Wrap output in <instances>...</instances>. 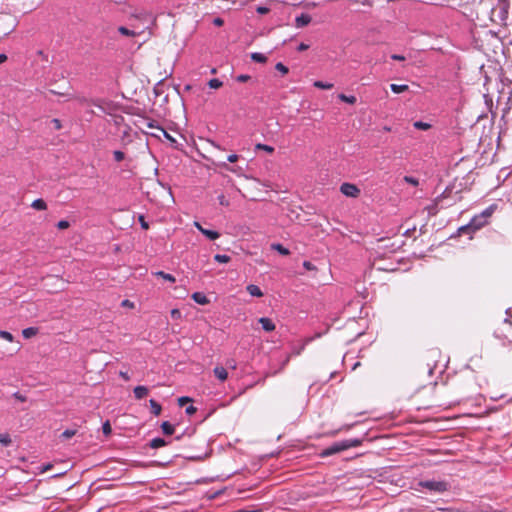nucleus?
I'll use <instances>...</instances> for the list:
<instances>
[{
  "mask_svg": "<svg viewBox=\"0 0 512 512\" xmlns=\"http://www.w3.org/2000/svg\"><path fill=\"white\" fill-rule=\"evenodd\" d=\"M77 433V430L76 429H67L65 430L62 434H61V438L63 439H69V438H72L73 436H75Z\"/></svg>",
  "mask_w": 512,
  "mask_h": 512,
  "instance_id": "32",
  "label": "nucleus"
},
{
  "mask_svg": "<svg viewBox=\"0 0 512 512\" xmlns=\"http://www.w3.org/2000/svg\"><path fill=\"white\" fill-rule=\"evenodd\" d=\"M391 58L395 61H404L405 60V57L403 55H399V54H393V55H391Z\"/></svg>",
  "mask_w": 512,
  "mask_h": 512,
  "instance_id": "54",
  "label": "nucleus"
},
{
  "mask_svg": "<svg viewBox=\"0 0 512 512\" xmlns=\"http://www.w3.org/2000/svg\"><path fill=\"white\" fill-rule=\"evenodd\" d=\"M165 445H167V442L162 438H154L149 443V446L153 449H157Z\"/></svg>",
  "mask_w": 512,
  "mask_h": 512,
  "instance_id": "16",
  "label": "nucleus"
},
{
  "mask_svg": "<svg viewBox=\"0 0 512 512\" xmlns=\"http://www.w3.org/2000/svg\"><path fill=\"white\" fill-rule=\"evenodd\" d=\"M350 2L355 5H363L368 7H371L373 5L372 0H350Z\"/></svg>",
  "mask_w": 512,
  "mask_h": 512,
  "instance_id": "33",
  "label": "nucleus"
},
{
  "mask_svg": "<svg viewBox=\"0 0 512 512\" xmlns=\"http://www.w3.org/2000/svg\"><path fill=\"white\" fill-rule=\"evenodd\" d=\"M217 165L219 167H221V168H224V169H226V170H228V171H230L232 173L238 174V175L241 172V168H239V167H230V166H228V164L225 161L219 162Z\"/></svg>",
  "mask_w": 512,
  "mask_h": 512,
  "instance_id": "22",
  "label": "nucleus"
},
{
  "mask_svg": "<svg viewBox=\"0 0 512 512\" xmlns=\"http://www.w3.org/2000/svg\"><path fill=\"white\" fill-rule=\"evenodd\" d=\"M118 31L119 33H121L122 35L124 36H129V37H134L137 35L136 32L132 31V30H129L128 28L124 27V26H120L118 28Z\"/></svg>",
  "mask_w": 512,
  "mask_h": 512,
  "instance_id": "27",
  "label": "nucleus"
},
{
  "mask_svg": "<svg viewBox=\"0 0 512 512\" xmlns=\"http://www.w3.org/2000/svg\"><path fill=\"white\" fill-rule=\"evenodd\" d=\"M196 411H197V408L195 406H193V405L188 406L186 408V410H185L186 414L189 415V416L195 414Z\"/></svg>",
  "mask_w": 512,
  "mask_h": 512,
  "instance_id": "46",
  "label": "nucleus"
},
{
  "mask_svg": "<svg viewBox=\"0 0 512 512\" xmlns=\"http://www.w3.org/2000/svg\"><path fill=\"white\" fill-rule=\"evenodd\" d=\"M403 180L410 184V185H413V186H418L419 185V181L418 179L412 177V176H404Z\"/></svg>",
  "mask_w": 512,
  "mask_h": 512,
  "instance_id": "36",
  "label": "nucleus"
},
{
  "mask_svg": "<svg viewBox=\"0 0 512 512\" xmlns=\"http://www.w3.org/2000/svg\"><path fill=\"white\" fill-rule=\"evenodd\" d=\"M37 333H38V328H36V327H28L22 331V335L26 339H29V338L35 336Z\"/></svg>",
  "mask_w": 512,
  "mask_h": 512,
  "instance_id": "18",
  "label": "nucleus"
},
{
  "mask_svg": "<svg viewBox=\"0 0 512 512\" xmlns=\"http://www.w3.org/2000/svg\"><path fill=\"white\" fill-rule=\"evenodd\" d=\"M0 443L3 444L4 446H9L12 443L10 435L7 433H4V434L1 433L0 434Z\"/></svg>",
  "mask_w": 512,
  "mask_h": 512,
  "instance_id": "29",
  "label": "nucleus"
},
{
  "mask_svg": "<svg viewBox=\"0 0 512 512\" xmlns=\"http://www.w3.org/2000/svg\"><path fill=\"white\" fill-rule=\"evenodd\" d=\"M139 222H140L141 227H142L143 229L147 230V229L149 228V225H148V223L145 221V218H144V216H143V215H140V216H139Z\"/></svg>",
  "mask_w": 512,
  "mask_h": 512,
  "instance_id": "47",
  "label": "nucleus"
},
{
  "mask_svg": "<svg viewBox=\"0 0 512 512\" xmlns=\"http://www.w3.org/2000/svg\"><path fill=\"white\" fill-rule=\"evenodd\" d=\"M271 248L273 250H276L277 252H279L281 255H284V256H287L290 254V251L279 243L272 244Z\"/></svg>",
  "mask_w": 512,
  "mask_h": 512,
  "instance_id": "21",
  "label": "nucleus"
},
{
  "mask_svg": "<svg viewBox=\"0 0 512 512\" xmlns=\"http://www.w3.org/2000/svg\"><path fill=\"white\" fill-rule=\"evenodd\" d=\"M56 226L60 230H65L70 227V223L67 220H60Z\"/></svg>",
  "mask_w": 512,
  "mask_h": 512,
  "instance_id": "39",
  "label": "nucleus"
},
{
  "mask_svg": "<svg viewBox=\"0 0 512 512\" xmlns=\"http://www.w3.org/2000/svg\"><path fill=\"white\" fill-rule=\"evenodd\" d=\"M147 126H148L149 128H156L160 133H162V134H163V136H164L167 140H169V141H170V142H172V143H176V140H175V139H174L170 134H168V133H167L163 128L158 127V126L156 127L152 121L148 122V123H147Z\"/></svg>",
  "mask_w": 512,
  "mask_h": 512,
  "instance_id": "11",
  "label": "nucleus"
},
{
  "mask_svg": "<svg viewBox=\"0 0 512 512\" xmlns=\"http://www.w3.org/2000/svg\"><path fill=\"white\" fill-rule=\"evenodd\" d=\"M113 156H114V159L117 161V162H121L122 160L125 159V154L124 152L120 151V150H116L113 152Z\"/></svg>",
  "mask_w": 512,
  "mask_h": 512,
  "instance_id": "37",
  "label": "nucleus"
},
{
  "mask_svg": "<svg viewBox=\"0 0 512 512\" xmlns=\"http://www.w3.org/2000/svg\"><path fill=\"white\" fill-rule=\"evenodd\" d=\"M497 208L496 204H492L489 207H487L482 213L479 214V218L486 219V221L489 220V218L493 215Z\"/></svg>",
  "mask_w": 512,
  "mask_h": 512,
  "instance_id": "10",
  "label": "nucleus"
},
{
  "mask_svg": "<svg viewBox=\"0 0 512 512\" xmlns=\"http://www.w3.org/2000/svg\"><path fill=\"white\" fill-rule=\"evenodd\" d=\"M419 485L430 491L440 493L448 490V484L444 481H421Z\"/></svg>",
  "mask_w": 512,
  "mask_h": 512,
  "instance_id": "2",
  "label": "nucleus"
},
{
  "mask_svg": "<svg viewBox=\"0 0 512 512\" xmlns=\"http://www.w3.org/2000/svg\"><path fill=\"white\" fill-rule=\"evenodd\" d=\"M133 392H134L135 398L138 400H141L148 395L149 389L146 386H136L134 388Z\"/></svg>",
  "mask_w": 512,
  "mask_h": 512,
  "instance_id": "8",
  "label": "nucleus"
},
{
  "mask_svg": "<svg viewBox=\"0 0 512 512\" xmlns=\"http://www.w3.org/2000/svg\"><path fill=\"white\" fill-rule=\"evenodd\" d=\"M119 375H120V377H122L126 381H128L130 379V377L127 374V372L120 371Z\"/></svg>",
  "mask_w": 512,
  "mask_h": 512,
  "instance_id": "57",
  "label": "nucleus"
},
{
  "mask_svg": "<svg viewBox=\"0 0 512 512\" xmlns=\"http://www.w3.org/2000/svg\"><path fill=\"white\" fill-rule=\"evenodd\" d=\"M218 201H219V204L222 206H229V201L226 199V197L223 194L218 196Z\"/></svg>",
  "mask_w": 512,
  "mask_h": 512,
  "instance_id": "40",
  "label": "nucleus"
},
{
  "mask_svg": "<svg viewBox=\"0 0 512 512\" xmlns=\"http://www.w3.org/2000/svg\"><path fill=\"white\" fill-rule=\"evenodd\" d=\"M191 401H192V399H191V398L186 397V396H183V397H180V398L178 399V404H179V406H184L186 403H189V402H191Z\"/></svg>",
  "mask_w": 512,
  "mask_h": 512,
  "instance_id": "41",
  "label": "nucleus"
},
{
  "mask_svg": "<svg viewBox=\"0 0 512 512\" xmlns=\"http://www.w3.org/2000/svg\"><path fill=\"white\" fill-rule=\"evenodd\" d=\"M510 348L508 350L507 355L505 356L506 360L512 365V342H509Z\"/></svg>",
  "mask_w": 512,
  "mask_h": 512,
  "instance_id": "43",
  "label": "nucleus"
},
{
  "mask_svg": "<svg viewBox=\"0 0 512 512\" xmlns=\"http://www.w3.org/2000/svg\"><path fill=\"white\" fill-rule=\"evenodd\" d=\"M413 125L416 129L419 130H429L431 128V125L429 123L422 121H416Z\"/></svg>",
  "mask_w": 512,
  "mask_h": 512,
  "instance_id": "30",
  "label": "nucleus"
},
{
  "mask_svg": "<svg viewBox=\"0 0 512 512\" xmlns=\"http://www.w3.org/2000/svg\"><path fill=\"white\" fill-rule=\"evenodd\" d=\"M246 289H247V292L253 297H262L263 296L261 289L257 285L250 284L247 286Z\"/></svg>",
  "mask_w": 512,
  "mask_h": 512,
  "instance_id": "12",
  "label": "nucleus"
},
{
  "mask_svg": "<svg viewBox=\"0 0 512 512\" xmlns=\"http://www.w3.org/2000/svg\"><path fill=\"white\" fill-rule=\"evenodd\" d=\"M226 365L231 368V369H236L237 365H236V361L233 360V359H229L226 361Z\"/></svg>",
  "mask_w": 512,
  "mask_h": 512,
  "instance_id": "50",
  "label": "nucleus"
},
{
  "mask_svg": "<svg viewBox=\"0 0 512 512\" xmlns=\"http://www.w3.org/2000/svg\"><path fill=\"white\" fill-rule=\"evenodd\" d=\"M214 25L216 26H222L224 24V20L220 17H217L213 20Z\"/></svg>",
  "mask_w": 512,
  "mask_h": 512,
  "instance_id": "55",
  "label": "nucleus"
},
{
  "mask_svg": "<svg viewBox=\"0 0 512 512\" xmlns=\"http://www.w3.org/2000/svg\"><path fill=\"white\" fill-rule=\"evenodd\" d=\"M487 223L488 221H486V219L479 218V215H475L471 219L470 223L466 226V228L471 230H479L482 227H484ZM462 229H465V227H463Z\"/></svg>",
  "mask_w": 512,
  "mask_h": 512,
  "instance_id": "4",
  "label": "nucleus"
},
{
  "mask_svg": "<svg viewBox=\"0 0 512 512\" xmlns=\"http://www.w3.org/2000/svg\"><path fill=\"white\" fill-rule=\"evenodd\" d=\"M194 226L201 232V229H204L199 222H194Z\"/></svg>",
  "mask_w": 512,
  "mask_h": 512,
  "instance_id": "59",
  "label": "nucleus"
},
{
  "mask_svg": "<svg viewBox=\"0 0 512 512\" xmlns=\"http://www.w3.org/2000/svg\"><path fill=\"white\" fill-rule=\"evenodd\" d=\"M155 276L161 277L162 279L174 283L176 281L175 277L172 274L165 273L163 271H157L154 273Z\"/></svg>",
  "mask_w": 512,
  "mask_h": 512,
  "instance_id": "20",
  "label": "nucleus"
},
{
  "mask_svg": "<svg viewBox=\"0 0 512 512\" xmlns=\"http://www.w3.org/2000/svg\"><path fill=\"white\" fill-rule=\"evenodd\" d=\"M258 322L261 324L263 330L266 332H272L276 328L274 322L268 317H261L259 318Z\"/></svg>",
  "mask_w": 512,
  "mask_h": 512,
  "instance_id": "5",
  "label": "nucleus"
},
{
  "mask_svg": "<svg viewBox=\"0 0 512 512\" xmlns=\"http://www.w3.org/2000/svg\"><path fill=\"white\" fill-rule=\"evenodd\" d=\"M340 191L347 197L357 198L360 195V189L352 183H343L340 186Z\"/></svg>",
  "mask_w": 512,
  "mask_h": 512,
  "instance_id": "3",
  "label": "nucleus"
},
{
  "mask_svg": "<svg viewBox=\"0 0 512 512\" xmlns=\"http://www.w3.org/2000/svg\"><path fill=\"white\" fill-rule=\"evenodd\" d=\"M161 429L165 435H172L175 431L174 426L168 421H164L161 424Z\"/></svg>",
  "mask_w": 512,
  "mask_h": 512,
  "instance_id": "15",
  "label": "nucleus"
},
{
  "mask_svg": "<svg viewBox=\"0 0 512 512\" xmlns=\"http://www.w3.org/2000/svg\"><path fill=\"white\" fill-rule=\"evenodd\" d=\"M192 299L200 304V305H206L209 303V299L207 298V296L202 293V292H195L192 294Z\"/></svg>",
  "mask_w": 512,
  "mask_h": 512,
  "instance_id": "9",
  "label": "nucleus"
},
{
  "mask_svg": "<svg viewBox=\"0 0 512 512\" xmlns=\"http://www.w3.org/2000/svg\"><path fill=\"white\" fill-rule=\"evenodd\" d=\"M256 11L259 13V14H267L270 12V8L268 7H265V6H258Z\"/></svg>",
  "mask_w": 512,
  "mask_h": 512,
  "instance_id": "44",
  "label": "nucleus"
},
{
  "mask_svg": "<svg viewBox=\"0 0 512 512\" xmlns=\"http://www.w3.org/2000/svg\"><path fill=\"white\" fill-rule=\"evenodd\" d=\"M359 365H360V362H357V363L354 365V367H353V368L355 369V368H356V367H358Z\"/></svg>",
  "mask_w": 512,
  "mask_h": 512,
  "instance_id": "61",
  "label": "nucleus"
},
{
  "mask_svg": "<svg viewBox=\"0 0 512 512\" xmlns=\"http://www.w3.org/2000/svg\"><path fill=\"white\" fill-rule=\"evenodd\" d=\"M214 260L219 263H228L231 260V258H230V256L225 255V254H216L214 256Z\"/></svg>",
  "mask_w": 512,
  "mask_h": 512,
  "instance_id": "28",
  "label": "nucleus"
},
{
  "mask_svg": "<svg viewBox=\"0 0 512 512\" xmlns=\"http://www.w3.org/2000/svg\"><path fill=\"white\" fill-rule=\"evenodd\" d=\"M171 317H172L173 319H180V318H181V312H180V310H179V309H176V308H175V309H172V310H171Z\"/></svg>",
  "mask_w": 512,
  "mask_h": 512,
  "instance_id": "42",
  "label": "nucleus"
},
{
  "mask_svg": "<svg viewBox=\"0 0 512 512\" xmlns=\"http://www.w3.org/2000/svg\"><path fill=\"white\" fill-rule=\"evenodd\" d=\"M31 207L35 210L43 211L47 209V204L43 199L39 198L31 203Z\"/></svg>",
  "mask_w": 512,
  "mask_h": 512,
  "instance_id": "13",
  "label": "nucleus"
},
{
  "mask_svg": "<svg viewBox=\"0 0 512 512\" xmlns=\"http://www.w3.org/2000/svg\"><path fill=\"white\" fill-rule=\"evenodd\" d=\"M121 305H122L123 307L134 308V303H133V302H131V301H129V300H127V299H126V300H123V301H122V303H121Z\"/></svg>",
  "mask_w": 512,
  "mask_h": 512,
  "instance_id": "53",
  "label": "nucleus"
},
{
  "mask_svg": "<svg viewBox=\"0 0 512 512\" xmlns=\"http://www.w3.org/2000/svg\"><path fill=\"white\" fill-rule=\"evenodd\" d=\"M208 85L212 89H218V88L222 87L223 83L219 79L214 78V79L209 80Z\"/></svg>",
  "mask_w": 512,
  "mask_h": 512,
  "instance_id": "31",
  "label": "nucleus"
},
{
  "mask_svg": "<svg viewBox=\"0 0 512 512\" xmlns=\"http://www.w3.org/2000/svg\"><path fill=\"white\" fill-rule=\"evenodd\" d=\"M14 397H15L17 400L21 401V402H25V401H26V397H25V396H23L22 394L18 393V392L14 394Z\"/></svg>",
  "mask_w": 512,
  "mask_h": 512,
  "instance_id": "56",
  "label": "nucleus"
},
{
  "mask_svg": "<svg viewBox=\"0 0 512 512\" xmlns=\"http://www.w3.org/2000/svg\"><path fill=\"white\" fill-rule=\"evenodd\" d=\"M102 431L103 433L106 435V436H109L112 432V428H111V425L109 423V421H106L103 426H102Z\"/></svg>",
  "mask_w": 512,
  "mask_h": 512,
  "instance_id": "38",
  "label": "nucleus"
},
{
  "mask_svg": "<svg viewBox=\"0 0 512 512\" xmlns=\"http://www.w3.org/2000/svg\"><path fill=\"white\" fill-rule=\"evenodd\" d=\"M338 98H339L341 101L346 102V103H348V104H355V103H356V101H357L356 97H355V96H353V95L347 96V95H345V94H339V95H338Z\"/></svg>",
  "mask_w": 512,
  "mask_h": 512,
  "instance_id": "24",
  "label": "nucleus"
},
{
  "mask_svg": "<svg viewBox=\"0 0 512 512\" xmlns=\"http://www.w3.org/2000/svg\"><path fill=\"white\" fill-rule=\"evenodd\" d=\"M390 88L391 90L396 93V94H399V93H402V92H405L408 90V85H405V84H402V85H398V84H391L390 85Z\"/></svg>",
  "mask_w": 512,
  "mask_h": 512,
  "instance_id": "23",
  "label": "nucleus"
},
{
  "mask_svg": "<svg viewBox=\"0 0 512 512\" xmlns=\"http://www.w3.org/2000/svg\"><path fill=\"white\" fill-rule=\"evenodd\" d=\"M251 59L254 61V62H257V63H266L267 62V57L262 54V53H259V52H254L251 54Z\"/></svg>",
  "mask_w": 512,
  "mask_h": 512,
  "instance_id": "19",
  "label": "nucleus"
},
{
  "mask_svg": "<svg viewBox=\"0 0 512 512\" xmlns=\"http://www.w3.org/2000/svg\"><path fill=\"white\" fill-rule=\"evenodd\" d=\"M307 49H309V45L308 44H305V43H300L297 47V50L299 52H303V51H306Z\"/></svg>",
  "mask_w": 512,
  "mask_h": 512,
  "instance_id": "51",
  "label": "nucleus"
},
{
  "mask_svg": "<svg viewBox=\"0 0 512 512\" xmlns=\"http://www.w3.org/2000/svg\"><path fill=\"white\" fill-rule=\"evenodd\" d=\"M0 338L9 342H12L14 340L13 335L10 332L4 330L0 331Z\"/></svg>",
  "mask_w": 512,
  "mask_h": 512,
  "instance_id": "35",
  "label": "nucleus"
},
{
  "mask_svg": "<svg viewBox=\"0 0 512 512\" xmlns=\"http://www.w3.org/2000/svg\"><path fill=\"white\" fill-rule=\"evenodd\" d=\"M275 69L282 73L283 75H286L289 72V69L287 66H285L283 63L279 62L275 65Z\"/></svg>",
  "mask_w": 512,
  "mask_h": 512,
  "instance_id": "34",
  "label": "nucleus"
},
{
  "mask_svg": "<svg viewBox=\"0 0 512 512\" xmlns=\"http://www.w3.org/2000/svg\"><path fill=\"white\" fill-rule=\"evenodd\" d=\"M213 373L215 377L220 380L221 382H224L228 378V372L225 367L223 366H216L213 369Z\"/></svg>",
  "mask_w": 512,
  "mask_h": 512,
  "instance_id": "6",
  "label": "nucleus"
},
{
  "mask_svg": "<svg viewBox=\"0 0 512 512\" xmlns=\"http://www.w3.org/2000/svg\"><path fill=\"white\" fill-rule=\"evenodd\" d=\"M52 123L55 127L56 130H60L62 128V124H61V121L57 118L53 119L52 120Z\"/></svg>",
  "mask_w": 512,
  "mask_h": 512,
  "instance_id": "48",
  "label": "nucleus"
},
{
  "mask_svg": "<svg viewBox=\"0 0 512 512\" xmlns=\"http://www.w3.org/2000/svg\"><path fill=\"white\" fill-rule=\"evenodd\" d=\"M303 266L307 270H315L316 269L315 266L309 261H304Z\"/></svg>",
  "mask_w": 512,
  "mask_h": 512,
  "instance_id": "52",
  "label": "nucleus"
},
{
  "mask_svg": "<svg viewBox=\"0 0 512 512\" xmlns=\"http://www.w3.org/2000/svg\"><path fill=\"white\" fill-rule=\"evenodd\" d=\"M361 445V440L359 439H350V440H344L338 443H334L333 445L329 446L328 448L324 449L321 452V456L327 457L331 456L333 454L342 452L344 450H347L349 448L358 447Z\"/></svg>",
  "mask_w": 512,
  "mask_h": 512,
  "instance_id": "1",
  "label": "nucleus"
},
{
  "mask_svg": "<svg viewBox=\"0 0 512 512\" xmlns=\"http://www.w3.org/2000/svg\"><path fill=\"white\" fill-rule=\"evenodd\" d=\"M201 233L205 235L210 240H216L219 238L220 234L214 230L201 229Z\"/></svg>",
  "mask_w": 512,
  "mask_h": 512,
  "instance_id": "17",
  "label": "nucleus"
},
{
  "mask_svg": "<svg viewBox=\"0 0 512 512\" xmlns=\"http://www.w3.org/2000/svg\"><path fill=\"white\" fill-rule=\"evenodd\" d=\"M255 149L256 150H263L269 154H272L274 152V147L272 146H269V145H266V144H262V143H258L255 145Z\"/></svg>",
  "mask_w": 512,
  "mask_h": 512,
  "instance_id": "25",
  "label": "nucleus"
},
{
  "mask_svg": "<svg viewBox=\"0 0 512 512\" xmlns=\"http://www.w3.org/2000/svg\"><path fill=\"white\" fill-rule=\"evenodd\" d=\"M314 87L316 88H319V89H325V90H330L333 88V84L332 83H324L322 81H315L313 83Z\"/></svg>",
  "mask_w": 512,
  "mask_h": 512,
  "instance_id": "26",
  "label": "nucleus"
},
{
  "mask_svg": "<svg viewBox=\"0 0 512 512\" xmlns=\"http://www.w3.org/2000/svg\"><path fill=\"white\" fill-rule=\"evenodd\" d=\"M312 18L309 14H301L296 17L295 19V25L296 27H304L307 26L311 22Z\"/></svg>",
  "mask_w": 512,
  "mask_h": 512,
  "instance_id": "7",
  "label": "nucleus"
},
{
  "mask_svg": "<svg viewBox=\"0 0 512 512\" xmlns=\"http://www.w3.org/2000/svg\"><path fill=\"white\" fill-rule=\"evenodd\" d=\"M149 404H150V407H151V412L155 416H159L161 414V411H162L161 405L157 401H155L154 399H150Z\"/></svg>",
  "mask_w": 512,
  "mask_h": 512,
  "instance_id": "14",
  "label": "nucleus"
},
{
  "mask_svg": "<svg viewBox=\"0 0 512 512\" xmlns=\"http://www.w3.org/2000/svg\"><path fill=\"white\" fill-rule=\"evenodd\" d=\"M250 78L251 77L247 74H241V75L237 76L236 80L238 82H247L248 80H250Z\"/></svg>",
  "mask_w": 512,
  "mask_h": 512,
  "instance_id": "45",
  "label": "nucleus"
},
{
  "mask_svg": "<svg viewBox=\"0 0 512 512\" xmlns=\"http://www.w3.org/2000/svg\"><path fill=\"white\" fill-rule=\"evenodd\" d=\"M7 60V56L5 54H0V64L4 63Z\"/></svg>",
  "mask_w": 512,
  "mask_h": 512,
  "instance_id": "58",
  "label": "nucleus"
},
{
  "mask_svg": "<svg viewBox=\"0 0 512 512\" xmlns=\"http://www.w3.org/2000/svg\"><path fill=\"white\" fill-rule=\"evenodd\" d=\"M492 349H493V352H494L495 354H499V352H498V351H497V349H496V345H493V346H492Z\"/></svg>",
  "mask_w": 512,
  "mask_h": 512,
  "instance_id": "60",
  "label": "nucleus"
},
{
  "mask_svg": "<svg viewBox=\"0 0 512 512\" xmlns=\"http://www.w3.org/2000/svg\"><path fill=\"white\" fill-rule=\"evenodd\" d=\"M239 159V156L237 154H231L227 157V161L231 162V163H235L237 162Z\"/></svg>",
  "mask_w": 512,
  "mask_h": 512,
  "instance_id": "49",
  "label": "nucleus"
}]
</instances>
